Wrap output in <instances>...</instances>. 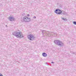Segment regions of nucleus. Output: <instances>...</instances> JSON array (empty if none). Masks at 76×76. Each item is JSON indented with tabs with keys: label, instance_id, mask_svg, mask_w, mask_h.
Returning a JSON list of instances; mask_svg holds the SVG:
<instances>
[{
	"label": "nucleus",
	"instance_id": "f8f14e48",
	"mask_svg": "<svg viewBox=\"0 0 76 76\" xmlns=\"http://www.w3.org/2000/svg\"><path fill=\"white\" fill-rule=\"evenodd\" d=\"M71 53L72 54H75V53L73 52L72 51L71 52Z\"/></svg>",
	"mask_w": 76,
	"mask_h": 76
},
{
	"label": "nucleus",
	"instance_id": "9b49d317",
	"mask_svg": "<svg viewBox=\"0 0 76 76\" xmlns=\"http://www.w3.org/2000/svg\"><path fill=\"white\" fill-rule=\"evenodd\" d=\"M62 20H66V19H64V18H62Z\"/></svg>",
	"mask_w": 76,
	"mask_h": 76
},
{
	"label": "nucleus",
	"instance_id": "ddd939ff",
	"mask_svg": "<svg viewBox=\"0 0 76 76\" xmlns=\"http://www.w3.org/2000/svg\"><path fill=\"white\" fill-rule=\"evenodd\" d=\"M49 32H49V31L47 32L46 33V34H47L48 35L49 34H48V33H49Z\"/></svg>",
	"mask_w": 76,
	"mask_h": 76
},
{
	"label": "nucleus",
	"instance_id": "dca6fc26",
	"mask_svg": "<svg viewBox=\"0 0 76 76\" xmlns=\"http://www.w3.org/2000/svg\"><path fill=\"white\" fill-rule=\"evenodd\" d=\"M30 15L29 14L27 15V16H29Z\"/></svg>",
	"mask_w": 76,
	"mask_h": 76
},
{
	"label": "nucleus",
	"instance_id": "423d86ee",
	"mask_svg": "<svg viewBox=\"0 0 76 76\" xmlns=\"http://www.w3.org/2000/svg\"><path fill=\"white\" fill-rule=\"evenodd\" d=\"M8 19V20H10V21H11V22L14 21V20H16V18H14L13 17H12L11 16L9 17Z\"/></svg>",
	"mask_w": 76,
	"mask_h": 76
},
{
	"label": "nucleus",
	"instance_id": "2eb2a0df",
	"mask_svg": "<svg viewBox=\"0 0 76 76\" xmlns=\"http://www.w3.org/2000/svg\"><path fill=\"white\" fill-rule=\"evenodd\" d=\"M0 76H3V75H1V73H0Z\"/></svg>",
	"mask_w": 76,
	"mask_h": 76
},
{
	"label": "nucleus",
	"instance_id": "aec40b11",
	"mask_svg": "<svg viewBox=\"0 0 76 76\" xmlns=\"http://www.w3.org/2000/svg\"><path fill=\"white\" fill-rule=\"evenodd\" d=\"M46 64H47V63H46Z\"/></svg>",
	"mask_w": 76,
	"mask_h": 76
},
{
	"label": "nucleus",
	"instance_id": "f257e3e1",
	"mask_svg": "<svg viewBox=\"0 0 76 76\" xmlns=\"http://www.w3.org/2000/svg\"><path fill=\"white\" fill-rule=\"evenodd\" d=\"M12 34L19 38H22L23 37L22 34H21L20 32H18L16 31L12 33Z\"/></svg>",
	"mask_w": 76,
	"mask_h": 76
},
{
	"label": "nucleus",
	"instance_id": "4468645a",
	"mask_svg": "<svg viewBox=\"0 0 76 76\" xmlns=\"http://www.w3.org/2000/svg\"><path fill=\"white\" fill-rule=\"evenodd\" d=\"M33 18H34V19H36V17L34 16V17H33Z\"/></svg>",
	"mask_w": 76,
	"mask_h": 76
},
{
	"label": "nucleus",
	"instance_id": "39448f33",
	"mask_svg": "<svg viewBox=\"0 0 76 76\" xmlns=\"http://www.w3.org/2000/svg\"><path fill=\"white\" fill-rule=\"evenodd\" d=\"M28 37L30 40H31L32 41V40H34V38H35V37H34V36L31 34L28 35Z\"/></svg>",
	"mask_w": 76,
	"mask_h": 76
},
{
	"label": "nucleus",
	"instance_id": "a211bd4d",
	"mask_svg": "<svg viewBox=\"0 0 76 76\" xmlns=\"http://www.w3.org/2000/svg\"><path fill=\"white\" fill-rule=\"evenodd\" d=\"M6 26L7 27V25H6Z\"/></svg>",
	"mask_w": 76,
	"mask_h": 76
},
{
	"label": "nucleus",
	"instance_id": "f03ea898",
	"mask_svg": "<svg viewBox=\"0 0 76 76\" xmlns=\"http://www.w3.org/2000/svg\"><path fill=\"white\" fill-rule=\"evenodd\" d=\"M55 44L57 45L58 46H63L64 45V43L58 40H55L54 41Z\"/></svg>",
	"mask_w": 76,
	"mask_h": 76
},
{
	"label": "nucleus",
	"instance_id": "9d476101",
	"mask_svg": "<svg viewBox=\"0 0 76 76\" xmlns=\"http://www.w3.org/2000/svg\"><path fill=\"white\" fill-rule=\"evenodd\" d=\"M73 23L74 25H76V21H73Z\"/></svg>",
	"mask_w": 76,
	"mask_h": 76
},
{
	"label": "nucleus",
	"instance_id": "6ab92c4d",
	"mask_svg": "<svg viewBox=\"0 0 76 76\" xmlns=\"http://www.w3.org/2000/svg\"><path fill=\"white\" fill-rule=\"evenodd\" d=\"M48 66V64H47Z\"/></svg>",
	"mask_w": 76,
	"mask_h": 76
},
{
	"label": "nucleus",
	"instance_id": "6e6552de",
	"mask_svg": "<svg viewBox=\"0 0 76 76\" xmlns=\"http://www.w3.org/2000/svg\"><path fill=\"white\" fill-rule=\"evenodd\" d=\"M42 34L43 35H44V34H46L45 32H46V31H45V30H42Z\"/></svg>",
	"mask_w": 76,
	"mask_h": 76
},
{
	"label": "nucleus",
	"instance_id": "20e7f679",
	"mask_svg": "<svg viewBox=\"0 0 76 76\" xmlns=\"http://www.w3.org/2000/svg\"><path fill=\"white\" fill-rule=\"evenodd\" d=\"M31 21V19L30 18H28L26 17H24L23 19H21L22 22H29V21Z\"/></svg>",
	"mask_w": 76,
	"mask_h": 76
},
{
	"label": "nucleus",
	"instance_id": "f3484780",
	"mask_svg": "<svg viewBox=\"0 0 76 76\" xmlns=\"http://www.w3.org/2000/svg\"><path fill=\"white\" fill-rule=\"evenodd\" d=\"M52 63L54 64V63L53 62H52Z\"/></svg>",
	"mask_w": 76,
	"mask_h": 76
},
{
	"label": "nucleus",
	"instance_id": "1a4fd4ad",
	"mask_svg": "<svg viewBox=\"0 0 76 76\" xmlns=\"http://www.w3.org/2000/svg\"><path fill=\"white\" fill-rule=\"evenodd\" d=\"M48 34H49L48 35V36H49V37H50V36H51V35H52V32H49L48 33Z\"/></svg>",
	"mask_w": 76,
	"mask_h": 76
},
{
	"label": "nucleus",
	"instance_id": "0eeeda50",
	"mask_svg": "<svg viewBox=\"0 0 76 76\" xmlns=\"http://www.w3.org/2000/svg\"><path fill=\"white\" fill-rule=\"evenodd\" d=\"M42 56H43V57H47V55L46 53H42Z\"/></svg>",
	"mask_w": 76,
	"mask_h": 76
},
{
	"label": "nucleus",
	"instance_id": "7ed1b4c3",
	"mask_svg": "<svg viewBox=\"0 0 76 76\" xmlns=\"http://www.w3.org/2000/svg\"><path fill=\"white\" fill-rule=\"evenodd\" d=\"M55 12L56 14H58V15H60L61 13H62V14H64V15H65L66 13V12L64 11L62 12L61 10L58 9L56 10Z\"/></svg>",
	"mask_w": 76,
	"mask_h": 76
}]
</instances>
